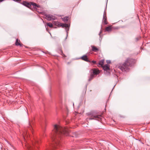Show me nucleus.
Returning <instances> with one entry per match:
<instances>
[{
    "mask_svg": "<svg viewBox=\"0 0 150 150\" xmlns=\"http://www.w3.org/2000/svg\"><path fill=\"white\" fill-rule=\"evenodd\" d=\"M68 131L67 129L57 125H55L54 126V129L52 132L51 138L53 143L50 145V149L48 148V150H51L53 148L56 147L59 145V140L61 139V135L64 134L67 136L68 135Z\"/></svg>",
    "mask_w": 150,
    "mask_h": 150,
    "instance_id": "1",
    "label": "nucleus"
},
{
    "mask_svg": "<svg viewBox=\"0 0 150 150\" xmlns=\"http://www.w3.org/2000/svg\"><path fill=\"white\" fill-rule=\"evenodd\" d=\"M133 62V60L132 59L127 58L123 64H119L117 65L118 67L122 71H127L129 70V67L131 66Z\"/></svg>",
    "mask_w": 150,
    "mask_h": 150,
    "instance_id": "2",
    "label": "nucleus"
},
{
    "mask_svg": "<svg viewBox=\"0 0 150 150\" xmlns=\"http://www.w3.org/2000/svg\"><path fill=\"white\" fill-rule=\"evenodd\" d=\"M22 4L29 8L31 6V5H32L35 8L36 7H39V5L38 6L36 4L34 3H31V4H30L26 1H23L22 3Z\"/></svg>",
    "mask_w": 150,
    "mask_h": 150,
    "instance_id": "3",
    "label": "nucleus"
},
{
    "mask_svg": "<svg viewBox=\"0 0 150 150\" xmlns=\"http://www.w3.org/2000/svg\"><path fill=\"white\" fill-rule=\"evenodd\" d=\"M46 18L48 21L55 20L57 19V17L51 14H46Z\"/></svg>",
    "mask_w": 150,
    "mask_h": 150,
    "instance_id": "4",
    "label": "nucleus"
},
{
    "mask_svg": "<svg viewBox=\"0 0 150 150\" xmlns=\"http://www.w3.org/2000/svg\"><path fill=\"white\" fill-rule=\"evenodd\" d=\"M91 72L92 73V74L94 76L98 75L100 73L99 70L95 69H93L91 70Z\"/></svg>",
    "mask_w": 150,
    "mask_h": 150,
    "instance_id": "5",
    "label": "nucleus"
},
{
    "mask_svg": "<svg viewBox=\"0 0 150 150\" xmlns=\"http://www.w3.org/2000/svg\"><path fill=\"white\" fill-rule=\"evenodd\" d=\"M81 59L82 60L87 62H91V61L88 59L87 56L86 55H83L81 57Z\"/></svg>",
    "mask_w": 150,
    "mask_h": 150,
    "instance_id": "6",
    "label": "nucleus"
},
{
    "mask_svg": "<svg viewBox=\"0 0 150 150\" xmlns=\"http://www.w3.org/2000/svg\"><path fill=\"white\" fill-rule=\"evenodd\" d=\"M103 69L105 71H108L110 70V65L108 64H105L102 67Z\"/></svg>",
    "mask_w": 150,
    "mask_h": 150,
    "instance_id": "7",
    "label": "nucleus"
},
{
    "mask_svg": "<svg viewBox=\"0 0 150 150\" xmlns=\"http://www.w3.org/2000/svg\"><path fill=\"white\" fill-rule=\"evenodd\" d=\"M93 117V118H90L89 119L91 120V119H99L100 118L101 116L99 115H95Z\"/></svg>",
    "mask_w": 150,
    "mask_h": 150,
    "instance_id": "8",
    "label": "nucleus"
},
{
    "mask_svg": "<svg viewBox=\"0 0 150 150\" xmlns=\"http://www.w3.org/2000/svg\"><path fill=\"white\" fill-rule=\"evenodd\" d=\"M53 24L57 26L58 27H60V26L61 23L57 21H53L52 22Z\"/></svg>",
    "mask_w": 150,
    "mask_h": 150,
    "instance_id": "9",
    "label": "nucleus"
},
{
    "mask_svg": "<svg viewBox=\"0 0 150 150\" xmlns=\"http://www.w3.org/2000/svg\"><path fill=\"white\" fill-rule=\"evenodd\" d=\"M60 27H62V28L65 27L66 28H69V25L66 23H61Z\"/></svg>",
    "mask_w": 150,
    "mask_h": 150,
    "instance_id": "10",
    "label": "nucleus"
},
{
    "mask_svg": "<svg viewBox=\"0 0 150 150\" xmlns=\"http://www.w3.org/2000/svg\"><path fill=\"white\" fill-rule=\"evenodd\" d=\"M92 48V50L94 52H97L98 50V49L94 46H91Z\"/></svg>",
    "mask_w": 150,
    "mask_h": 150,
    "instance_id": "11",
    "label": "nucleus"
},
{
    "mask_svg": "<svg viewBox=\"0 0 150 150\" xmlns=\"http://www.w3.org/2000/svg\"><path fill=\"white\" fill-rule=\"evenodd\" d=\"M103 21L104 22L105 24H107V17L106 16L104 15L103 18Z\"/></svg>",
    "mask_w": 150,
    "mask_h": 150,
    "instance_id": "12",
    "label": "nucleus"
},
{
    "mask_svg": "<svg viewBox=\"0 0 150 150\" xmlns=\"http://www.w3.org/2000/svg\"><path fill=\"white\" fill-rule=\"evenodd\" d=\"M112 27L111 26H109L106 28H105V30L106 31L109 32L112 30Z\"/></svg>",
    "mask_w": 150,
    "mask_h": 150,
    "instance_id": "13",
    "label": "nucleus"
},
{
    "mask_svg": "<svg viewBox=\"0 0 150 150\" xmlns=\"http://www.w3.org/2000/svg\"><path fill=\"white\" fill-rule=\"evenodd\" d=\"M104 62V59H102L100 60L99 62V65H100L102 67L103 66Z\"/></svg>",
    "mask_w": 150,
    "mask_h": 150,
    "instance_id": "14",
    "label": "nucleus"
},
{
    "mask_svg": "<svg viewBox=\"0 0 150 150\" xmlns=\"http://www.w3.org/2000/svg\"><path fill=\"white\" fill-rule=\"evenodd\" d=\"M94 76L92 74V73H91V75H90L89 78V79L88 81H91L94 78Z\"/></svg>",
    "mask_w": 150,
    "mask_h": 150,
    "instance_id": "15",
    "label": "nucleus"
},
{
    "mask_svg": "<svg viewBox=\"0 0 150 150\" xmlns=\"http://www.w3.org/2000/svg\"><path fill=\"white\" fill-rule=\"evenodd\" d=\"M20 40H18V39H17L16 40V42L15 43L16 45V46H18V45H21V44L19 42Z\"/></svg>",
    "mask_w": 150,
    "mask_h": 150,
    "instance_id": "16",
    "label": "nucleus"
},
{
    "mask_svg": "<svg viewBox=\"0 0 150 150\" xmlns=\"http://www.w3.org/2000/svg\"><path fill=\"white\" fill-rule=\"evenodd\" d=\"M68 17H65L62 18V20L64 22H67L68 20Z\"/></svg>",
    "mask_w": 150,
    "mask_h": 150,
    "instance_id": "17",
    "label": "nucleus"
},
{
    "mask_svg": "<svg viewBox=\"0 0 150 150\" xmlns=\"http://www.w3.org/2000/svg\"><path fill=\"white\" fill-rule=\"evenodd\" d=\"M53 23L52 24L50 23H47V25L50 28H52L53 27Z\"/></svg>",
    "mask_w": 150,
    "mask_h": 150,
    "instance_id": "18",
    "label": "nucleus"
},
{
    "mask_svg": "<svg viewBox=\"0 0 150 150\" xmlns=\"http://www.w3.org/2000/svg\"><path fill=\"white\" fill-rule=\"evenodd\" d=\"M26 147H27V148L29 149H30L31 148V146L29 145H26Z\"/></svg>",
    "mask_w": 150,
    "mask_h": 150,
    "instance_id": "19",
    "label": "nucleus"
},
{
    "mask_svg": "<svg viewBox=\"0 0 150 150\" xmlns=\"http://www.w3.org/2000/svg\"><path fill=\"white\" fill-rule=\"evenodd\" d=\"M106 62H107V63L108 64H110L111 63V62L110 60H107Z\"/></svg>",
    "mask_w": 150,
    "mask_h": 150,
    "instance_id": "20",
    "label": "nucleus"
},
{
    "mask_svg": "<svg viewBox=\"0 0 150 150\" xmlns=\"http://www.w3.org/2000/svg\"><path fill=\"white\" fill-rule=\"evenodd\" d=\"M91 62H92L94 64H96V61H94L93 60L91 61Z\"/></svg>",
    "mask_w": 150,
    "mask_h": 150,
    "instance_id": "21",
    "label": "nucleus"
},
{
    "mask_svg": "<svg viewBox=\"0 0 150 150\" xmlns=\"http://www.w3.org/2000/svg\"><path fill=\"white\" fill-rule=\"evenodd\" d=\"M14 1L17 2H20L21 1V0H14Z\"/></svg>",
    "mask_w": 150,
    "mask_h": 150,
    "instance_id": "22",
    "label": "nucleus"
},
{
    "mask_svg": "<svg viewBox=\"0 0 150 150\" xmlns=\"http://www.w3.org/2000/svg\"><path fill=\"white\" fill-rule=\"evenodd\" d=\"M101 33V31H100V33H99V35H100V33Z\"/></svg>",
    "mask_w": 150,
    "mask_h": 150,
    "instance_id": "23",
    "label": "nucleus"
},
{
    "mask_svg": "<svg viewBox=\"0 0 150 150\" xmlns=\"http://www.w3.org/2000/svg\"><path fill=\"white\" fill-rule=\"evenodd\" d=\"M35 142H36H36H37V143H38V141H35Z\"/></svg>",
    "mask_w": 150,
    "mask_h": 150,
    "instance_id": "24",
    "label": "nucleus"
},
{
    "mask_svg": "<svg viewBox=\"0 0 150 150\" xmlns=\"http://www.w3.org/2000/svg\"><path fill=\"white\" fill-rule=\"evenodd\" d=\"M3 1V0H0V2H1Z\"/></svg>",
    "mask_w": 150,
    "mask_h": 150,
    "instance_id": "25",
    "label": "nucleus"
},
{
    "mask_svg": "<svg viewBox=\"0 0 150 150\" xmlns=\"http://www.w3.org/2000/svg\"><path fill=\"white\" fill-rule=\"evenodd\" d=\"M69 29H66V31H67Z\"/></svg>",
    "mask_w": 150,
    "mask_h": 150,
    "instance_id": "26",
    "label": "nucleus"
},
{
    "mask_svg": "<svg viewBox=\"0 0 150 150\" xmlns=\"http://www.w3.org/2000/svg\"><path fill=\"white\" fill-rule=\"evenodd\" d=\"M30 129V130H31V131L32 132V129H31V128Z\"/></svg>",
    "mask_w": 150,
    "mask_h": 150,
    "instance_id": "27",
    "label": "nucleus"
},
{
    "mask_svg": "<svg viewBox=\"0 0 150 150\" xmlns=\"http://www.w3.org/2000/svg\"><path fill=\"white\" fill-rule=\"evenodd\" d=\"M33 145H34V144L33 143Z\"/></svg>",
    "mask_w": 150,
    "mask_h": 150,
    "instance_id": "28",
    "label": "nucleus"
},
{
    "mask_svg": "<svg viewBox=\"0 0 150 150\" xmlns=\"http://www.w3.org/2000/svg\"><path fill=\"white\" fill-rule=\"evenodd\" d=\"M67 33H68L67 32Z\"/></svg>",
    "mask_w": 150,
    "mask_h": 150,
    "instance_id": "29",
    "label": "nucleus"
}]
</instances>
